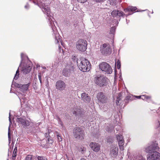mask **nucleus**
<instances>
[{
  "mask_svg": "<svg viewBox=\"0 0 160 160\" xmlns=\"http://www.w3.org/2000/svg\"><path fill=\"white\" fill-rule=\"evenodd\" d=\"M108 81L106 77L101 75L95 77L94 80L95 83L100 87L107 86Z\"/></svg>",
  "mask_w": 160,
  "mask_h": 160,
  "instance_id": "obj_1",
  "label": "nucleus"
},
{
  "mask_svg": "<svg viewBox=\"0 0 160 160\" xmlns=\"http://www.w3.org/2000/svg\"><path fill=\"white\" fill-rule=\"evenodd\" d=\"M79 69L83 72L89 71L90 68V64L88 60L84 58L80 59V63L78 64Z\"/></svg>",
  "mask_w": 160,
  "mask_h": 160,
  "instance_id": "obj_2",
  "label": "nucleus"
},
{
  "mask_svg": "<svg viewBox=\"0 0 160 160\" xmlns=\"http://www.w3.org/2000/svg\"><path fill=\"white\" fill-rule=\"evenodd\" d=\"M87 42L85 39H79L77 42L76 47L79 51L84 52L86 50L87 48Z\"/></svg>",
  "mask_w": 160,
  "mask_h": 160,
  "instance_id": "obj_3",
  "label": "nucleus"
},
{
  "mask_svg": "<svg viewBox=\"0 0 160 160\" xmlns=\"http://www.w3.org/2000/svg\"><path fill=\"white\" fill-rule=\"evenodd\" d=\"M73 133L74 138L82 140L84 138V132L80 127H77L74 128Z\"/></svg>",
  "mask_w": 160,
  "mask_h": 160,
  "instance_id": "obj_4",
  "label": "nucleus"
},
{
  "mask_svg": "<svg viewBox=\"0 0 160 160\" xmlns=\"http://www.w3.org/2000/svg\"><path fill=\"white\" fill-rule=\"evenodd\" d=\"M74 69L73 65L72 63L70 65H67L63 69L62 74L65 77H68L71 74L74 72Z\"/></svg>",
  "mask_w": 160,
  "mask_h": 160,
  "instance_id": "obj_5",
  "label": "nucleus"
},
{
  "mask_svg": "<svg viewBox=\"0 0 160 160\" xmlns=\"http://www.w3.org/2000/svg\"><path fill=\"white\" fill-rule=\"evenodd\" d=\"M100 51L102 54L107 55L110 54L112 50L109 44L104 43L101 46Z\"/></svg>",
  "mask_w": 160,
  "mask_h": 160,
  "instance_id": "obj_6",
  "label": "nucleus"
},
{
  "mask_svg": "<svg viewBox=\"0 0 160 160\" xmlns=\"http://www.w3.org/2000/svg\"><path fill=\"white\" fill-rule=\"evenodd\" d=\"M159 148L158 146V144L156 141H154L152 142L151 144L146 148V152L148 153H151L153 152L158 150Z\"/></svg>",
  "mask_w": 160,
  "mask_h": 160,
  "instance_id": "obj_7",
  "label": "nucleus"
},
{
  "mask_svg": "<svg viewBox=\"0 0 160 160\" xmlns=\"http://www.w3.org/2000/svg\"><path fill=\"white\" fill-rule=\"evenodd\" d=\"M99 68L102 71L106 72L108 74L111 73L112 71L109 64L105 62H103L100 64Z\"/></svg>",
  "mask_w": 160,
  "mask_h": 160,
  "instance_id": "obj_8",
  "label": "nucleus"
},
{
  "mask_svg": "<svg viewBox=\"0 0 160 160\" xmlns=\"http://www.w3.org/2000/svg\"><path fill=\"white\" fill-rule=\"evenodd\" d=\"M147 157V160H160V153L157 151L149 153Z\"/></svg>",
  "mask_w": 160,
  "mask_h": 160,
  "instance_id": "obj_9",
  "label": "nucleus"
},
{
  "mask_svg": "<svg viewBox=\"0 0 160 160\" xmlns=\"http://www.w3.org/2000/svg\"><path fill=\"white\" fill-rule=\"evenodd\" d=\"M97 98L99 102L104 103L107 102L108 98L103 92H98L97 95Z\"/></svg>",
  "mask_w": 160,
  "mask_h": 160,
  "instance_id": "obj_10",
  "label": "nucleus"
},
{
  "mask_svg": "<svg viewBox=\"0 0 160 160\" xmlns=\"http://www.w3.org/2000/svg\"><path fill=\"white\" fill-rule=\"evenodd\" d=\"M56 89L59 90H63L66 88V84L63 81L61 80H58L56 82Z\"/></svg>",
  "mask_w": 160,
  "mask_h": 160,
  "instance_id": "obj_11",
  "label": "nucleus"
},
{
  "mask_svg": "<svg viewBox=\"0 0 160 160\" xmlns=\"http://www.w3.org/2000/svg\"><path fill=\"white\" fill-rule=\"evenodd\" d=\"M111 15L114 18H118L123 17L125 15L124 13L121 11L114 10L111 12Z\"/></svg>",
  "mask_w": 160,
  "mask_h": 160,
  "instance_id": "obj_12",
  "label": "nucleus"
},
{
  "mask_svg": "<svg viewBox=\"0 0 160 160\" xmlns=\"http://www.w3.org/2000/svg\"><path fill=\"white\" fill-rule=\"evenodd\" d=\"M118 153V148L116 146H112L111 148L110 155L113 157H116Z\"/></svg>",
  "mask_w": 160,
  "mask_h": 160,
  "instance_id": "obj_13",
  "label": "nucleus"
},
{
  "mask_svg": "<svg viewBox=\"0 0 160 160\" xmlns=\"http://www.w3.org/2000/svg\"><path fill=\"white\" fill-rule=\"evenodd\" d=\"M17 121L20 124H22L23 127L28 126L30 125V122L29 121L21 118H18Z\"/></svg>",
  "mask_w": 160,
  "mask_h": 160,
  "instance_id": "obj_14",
  "label": "nucleus"
},
{
  "mask_svg": "<svg viewBox=\"0 0 160 160\" xmlns=\"http://www.w3.org/2000/svg\"><path fill=\"white\" fill-rule=\"evenodd\" d=\"M90 147L92 150L96 152H98L100 149V146L96 142H92L90 144Z\"/></svg>",
  "mask_w": 160,
  "mask_h": 160,
  "instance_id": "obj_15",
  "label": "nucleus"
},
{
  "mask_svg": "<svg viewBox=\"0 0 160 160\" xmlns=\"http://www.w3.org/2000/svg\"><path fill=\"white\" fill-rule=\"evenodd\" d=\"M84 112L82 111L81 109L79 108H75L73 112V114H74L76 116L79 117H81L83 115Z\"/></svg>",
  "mask_w": 160,
  "mask_h": 160,
  "instance_id": "obj_16",
  "label": "nucleus"
},
{
  "mask_svg": "<svg viewBox=\"0 0 160 160\" xmlns=\"http://www.w3.org/2000/svg\"><path fill=\"white\" fill-rule=\"evenodd\" d=\"M81 98V99L86 103H89L90 101V98L88 94L86 93L82 94Z\"/></svg>",
  "mask_w": 160,
  "mask_h": 160,
  "instance_id": "obj_17",
  "label": "nucleus"
},
{
  "mask_svg": "<svg viewBox=\"0 0 160 160\" xmlns=\"http://www.w3.org/2000/svg\"><path fill=\"white\" fill-rule=\"evenodd\" d=\"M42 6L43 7V12L45 13H46L47 15L49 17V16H51L50 9L48 7L47 5H45V4L43 3L42 4Z\"/></svg>",
  "mask_w": 160,
  "mask_h": 160,
  "instance_id": "obj_18",
  "label": "nucleus"
},
{
  "mask_svg": "<svg viewBox=\"0 0 160 160\" xmlns=\"http://www.w3.org/2000/svg\"><path fill=\"white\" fill-rule=\"evenodd\" d=\"M31 68L29 66L27 65L22 67V71L25 74L29 73L31 71Z\"/></svg>",
  "mask_w": 160,
  "mask_h": 160,
  "instance_id": "obj_19",
  "label": "nucleus"
},
{
  "mask_svg": "<svg viewBox=\"0 0 160 160\" xmlns=\"http://www.w3.org/2000/svg\"><path fill=\"white\" fill-rule=\"evenodd\" d=\"M30 85V83H29L26 84L21 85L19 87L20 90L23 92H25L28 89Z\"/></svg>",
  "mask_w": 160,
  "mask_h": 160,
  "instance_id": "obj_20",
  "label": "nucleus"
},
{
  "mask_svg": "<svg viewBox=\"0 0 160 160\" xmlns=\"http://www.w3.org/2000/svg\"><path fill=\"white\" fill-rule=\"evenodd\" d=\"M55 43L57 44H58L59 43V42H60L62 44L61 39L60 38V37L59 33L56 32V33L55 34Z\"/></svg>",
  "mask_w": 160,
  "mask_h": 160,
  "instance_id": "obj_21",
  "label": "nucleus"
},
{
  "mask_svg": "<svg viewBox=\"0 0 160 160\" xmlns=\"http://www.w3.org/2000/svg\"><path fill=\"white\" fill-rule=\"evenodd\" d=\"M137 8L135 7L129 6L124 11L126 10L128 12H134L137 9Z\"/></svg>",
  "mask_w": 160,
  "mask_h": 160,
  "instance_id": "obj_22",
  "label": "nucleus"
},
{
  "mask_svg": "<svg viewBox=\"0 0 160 160\" xmlns=\"http://www.w3.org/2000/svg\"><path fill=\"white\" fill-rule=\"evenodd\" d=\"M117 0H108L107 2V5L115 6L116 5Z\"/></svg>",
  "mask_w": 160,
  "mask_h": 160,
  "instance_id": "obj_23",
  "label": "nucleus"
},
{
  "mask_svg": "<svg viewBox=\"0 0 160 160\" xmlns=\"http://www.w3.org/2000/svg\"><path fill=\"white\" fill-rule=\"evenodd\" d=\"M133 100V97L131 96H126L124 100L125 103L127 104L129 101H131Z\"/></svg>",
  "mask_w": 160,
  "mask_h": 160,
  "instance_id": "obj_24",
  "label": "nucleus"
},
{
  "mask_svg": "<svg viewBox=\"0 0 160 160\" xmlns=\"http://www.w3.org/2000/svg\"><path fill=\"white\" fill-rule=\"evenodd\" d=\"M118 142L120 150L123 151L124 149V140L118 141Z\"/></svg>",
  "mask_w": 160,
  "mask_h": 160,
  "instance_id": "obj_25",
  "label": "nucleus"
},
{
  "mask_svg": "<svg viewBox=\"0 0 160 160\" xmlns=\"http://www.w3.org/2000/svg\"><path fill=\"white\" fill-rule=\"evenodd\" d=\"M141 98L144 100H149L151 99V97L147 95H141Z\"/></svg>",
  "mask_w": 160,
  "mask_h": 160,
  "instance_id": "obj_26",
  "label": "nucleus"
},
{
  "mask_svg": "<svg viewBox=\"0 0 160 160\" xmlns=\"http://www.w3.org/2000/svg\"><path fill=\"white\" fill-rule=\"evenodd\" d=\"M55 133L57 134V137L58 141L59 142H61L62 141V139L61 135L60 134H59L57 132H56Z\"/></svg>",
  "mask_w": 160,
  "mask_h": 160,
  "instance_id": "obj_27",
  "label": "nucleus"
},
{
  "mask_svg": "<svg viewBox=\"0 0 160 160\" xmlns=\"http://www.w3.org/2000/svg\"><path fill=\"white\" fill-rule=\"evenodd\" d=\"M117 138L118 141L121 140H124L123 137L122 135H117Z\"/></svg>",
  "mask_w": 160,
  "mask_h": 160,
  "instance_id": "obj_28",
  "label": "nucleus"
},
{
  "mask_svg": "<svg viewBox=\"0 0 160 160\" xmlns=\"http://www.w3.org/2000/svg\"><path fill=\"white\" fill-rule=\"evenodd\" d=\"M36 157L37 158L38 160H47L45 157L43 156H36Z\"/></svg>",
  "mask_w": 160,
  "mask_h": 160,
  "instance_id": "obj_29",
  "label": "nucleus"
},
{
  "mask_svg": "<svg viewBox=\"0 0 160 160\" xmlns=\"http://www.w3.org/2000/svg\"><path fill=\"white\" fill-rule=\"evenodd\" d=\"M19 70L18 69V70H17V71L16 72V74L14 77V78L15 79H17L18 78V77H19Z\"/></svg>",
  "mask_w": 160,
  "mask_h": 160,
  "instance_id": "obj_30",
  "label": "nucleus"
},
{
  "mask_svg": "<svg viewBox=\"0 0 160 160\" xmlns=\"http://www.w3.org/2000/svg\"><path fill=\"white\" fill-rule=\"evenodd\" d=\"M17 155V152L13 151L12 153V159L14 160Z\"/></svg>",
  "mask_w": 160,
  "mask_h": 160,
  "instance_id": "obj_31",
  "label": "nucleus"
},
{
  "mask_svg": "<svg viewBox=\"0 0 160 160\" xmlns=\"http://www.w3.org/2000/svg\"><path fill=\"white\" fill-rule=\"evenodd\" d=\"M116 29V28L115 27H112L110 29V33L111 34H113L115 32V30Z\"/></svg>",
  "mask_w": 160,
  "mask_h": 160,
  "instance_id": "obj_32",
  "label": "nucleus"
},
{
  "mask_svg": "<svg viewBox=\"0 0 160 160\" xmlns=\"http://www.w3.org/2000/svg\"><path fill=\"white\" fill-rule=\"evenodd\" d=\"M121 62L119 60H118L117 62V68L119 69L121 68Z\"/></svg>",
  "mask_w": 160,
  "mask_h": 160,
  "instance_id": "obj_33",
  "label": "nucleus"
},
{
  "mask_svg": "<svg viewBox=\"0 0 160 160\" xmlns=\"http://www.w3.org/2000/svg\"><path fill=\"white\" fill-rule=\"evenodd\" d=\"M32 158V156L31 155H28L25 158V160H31Z\"/></svg>",
  "mask_w": 160,
  "mask_h": 160,
  "instance_id": "obj_34",
  "label": "nucleus"
},
{
  "mask_svg": "<svg viewBox=\"0 0 160 160\" xmlns=\"http://www.w3.org/2000/svg\"><path fill=\"white\" fill-rule=\"evenodd\" d=\"M52 140L50 138H49L48 139V141H47V143L48 144H51L53 143Z\"/></svg>",
  "mask_w": 160,
  "mask_h": 160,
  "instance_id": "obj_35",
  "label": "nucleus"
},
{
  "mask_svg": "<svg viewBox=\"0 0 160 160\" xmlns=\"http://www.w3.org/2000/svg\"><path fill=\"white\" fill-rule=\"evenodd\" d=\"M121 96V95L120 94H119V97L116 100V104L117 105H118V104H119V101L120 100V99L119 98V97Z\"/></svg>",
  "mask_w": 160,
  "mask_h": 160,
  "instance_id": "obj_36",
  "label": "nucleus"
},
{
  "mask_svg": "<svg viewBox=\"0 0 160 160\" xmlns=\"http://www.w3.org/2000/svg\"><path fill=\"white\" fill-rule=\"evenodd\" d=\"M72 59L73 60V61L74 62H76L77 63H78V59L77 57L75 56H72Z\"/></svg>",
  "mask_w": 160,
  "mask_h": 160,
  "instance_id": "obj_37",
  "label": "nucleus"
},
{
  "mask_svg": "<svg viewBox=\"0 0 160 160\" xmlns=\"http://www.w3.org/2000/svg\"><path fill=\"white\" fill-rule=\"evenodd\" d=\"M78 2L81 3H84L86 2L87 0H77Z\"/></svg>",
  "mask_w": 160,
  "mask_h": 160,
  "instance_id": "obj_38",
  "label": "nucleus"
},
{
  "mask_svg": "<svg viewBox=\"0 0 160 160\" xmlns=\"http://www.w3.org/2000/svg\"><path fill=\"white\" fill-rule=\"evenodd\" d=\"M8 138H9V140H10L11 139V135H10V132H8Z\"/></svg>",
  "mask_w": 160,
  "mask_h": 160,
  "instance_id": "obj_39",
  "label": "nucleus"
},
{
  "mask_svg": "<svg viewBox=\"0 0 160 160\" xmlns=\"http://www.w3.org/2000/svg\"><path fill=\"white\" fill-rule=\"evenodd\" d=\"M135 97L136 98H137L140 99V98H141V95H140V96H135Z\"/></svg>",
  "mask_w": 160,
  "mask_h": 160,
  "instance_id": "obj_40",
  "label": "nucleus"
},
{
  "mask_svg": "<svg viewBox=\"0 0 160 160\" xmlns=\"http://www.w3.org/2000/svg\"><path fill=\"white\" fill-rule=\"evenodd\" d=\"M41 76L40 75V74H39L38 75V78L40 80V82H41Z\"/></svg>",
  "mask_w": 160,
  "mask_h": 160,
  "instance_id": "obj_41",
  "label": "nucleus"
},
{
  "mask_svg": "<svg viewBox=\"0 0 160 160\" xmlns=\"http://www.w3.org/2000/svg\"><path fill=\"white\" fill-rule=\"evenodd\" d=\"M114 22H112V23H112V24H117V23H118V21H115V23H114Z\"/></svg>",
  "mask_w": 160,
  "mask_h": 160,
  "instance_id": "obj_42",
  "label": "nucleus"
},
{
  "mask_svg": "<svg viewBox=\"0 0 160 160\" xmlns=\"http://www.w3.org/2000/svg\"><path fill=\"white\" fill-rule=\"evenodd\" d=\"M13 151H17V147H16V146H15V148H14V149Z\"/></svg>",
  "mask_w": 160,
  "mask_h": 160,
  "instance_id": "obj_43",
  "label": "nucleus"
},
{
  "mask_svg": "<svg viewBox=\"0 0 160 160\" xmlns=\"http://www.w3.org/2000/svg\"><path fill=\"white\" fill-rule=\"evenodd\" d=\"M58 48H59V51L60 52H61V47L60 46L59 44V46H58Z\"/></svg>",
  "mask_w": 160,
  "mask_h": 160,
  "instance_id": "obj_44",
  "label": "nucleus"
},
{
  "mask_svg": "<svg viewBox=\"0 0 160 160\" xmlns=\"http://www.w3.org/2000/svg\"><path fill=\"white\" fill-rule=\"evenodd\" d=\"M80 160H86L84 158H82Z\"/></svg>",
  "mask_w": 160,
  "mask_h": 160,
  "instance_id": "obj_45",
  "label": "nucleus"
},
{
  "mask_svg": "<svg viewBox=\"0 0 160 160\" xmlns=\"http://www.w3.org/2000/svg\"><path fill=\"white\" fill-rule=\"evenodd\" d=\"M43 68L44 69H45L46 68V67H43Z\"/></svg>",
  "mask_w": 160,
  "mask_h": 160,
  "instance_id": "obj_46",
  "label": "nucleus"
},
{
  "mask_svg": "<svg viewBox=\"0 0 160 160\" xmlns=\"http://www.w3.org/2000/svg\"><path fill=\"white\" fill-rule=\"evenodd\" d=\"M145 160V159H143L142 158V159H140V160Z\"/></svg>",
  "mask_w": 160,
  "mask_h": 160,
  "instance_id": "obj_47",
  "label": "nucleus"
},
{
  "mask_svg": "<svg viewBox=\"0 0 160 160\" xmlns=\"http://www.w3.org/2000/svg\"><path fill=\"white\" fill-rule=\"evenodd\" d=\"M9 121H10V122H11V119H10V118H9Z\"/></svg>",
  "mask_w": 160,
  "mask_h": 160,
  "instance_id": "obj_48",
  "label": "nucleus"
},
{
  "mask_svg": "<svg viewBox=\"0 0 160 160\" xmlns=\"http://www.w3.org/2000/svg\"><path fill=\"white\" fill-rule=\"evenodd\" d=\"M62 52H63V49H62Z\"/></svg>",
  "mask_w": 160,
  "mask_h": 160,
  "instance_id": "obj_49",
  "label": "nucleus"
},
{
  "mask_svg": "<svg viewBox=\"0 0 160 160\" xmlns=\"http://www.w3.org/2000/svg\"><path fill=\"white\" fill-rule=\"evenodd\" d=\"M158 122L159 123V121H158ZM159 123L160 124V123Z\"/></svg>",
  "mask_w": 160,
  "mask_h": 160,
  "instance_id": "obj_50",
  "label": "nucleus"
},
{
  "mask_svg": "<svg viewBox=\"0 0 160 160\" xmlns=\"http://www.w3.org/2000/svg\"><path fill=\"white\" fill-rule=\"evenodd\" d=\"M72 160H73V159H72Z\"/></svg>",
  "mask_w": 160,
  "mask_h": 160,
  "instance_id": "obj_51",
  "label": "nucleus"
}]
</instances>
